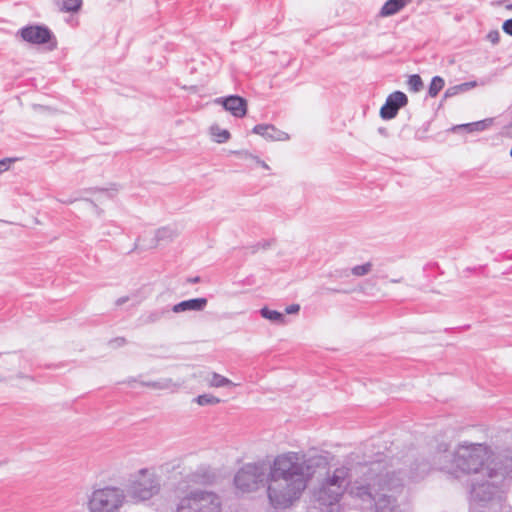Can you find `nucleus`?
I'll list each match as a JSON object with an SVG mask.
<instances>
[{
	"mask_svg": "<svg viewBox=\"0 0 512 512\" xmlns=\"http://www.w3.org/2000/svg\"><path fill=\"white\" fill-rule=\"evenodd\" d=\"M326 458L314 451H286L275 456L267 475V497L276 509L293 505Z\"/></svg>",
	"mask_w": 512,
	"mask_h": 512,
	"instance_id": "obj_1",
	"label": "nucleus"
},
{
	"mask_svg": "<svg viewBox=\"0 0 512 512\" xmlns=\"http://www.w3.org/2000/svg\"><path fill=\"white\" fill-rule=\"evenodd\" d=\"M492 449L480 443L460 444L453 453L445 452L438 457L439 468L455 477L462 474H485V468L497 456Z\"/></svg>",
	"mask_w": 512,
	"mask_h": 512,
	"instance_id": "obj_2",
	"label": "nucleus"
},
{
	"mask_svg": "<svg viewBox=\"0 0 512 512\" xmlns=\"http://www.w3.org/2000/svg\"><path fill=\"white\" fill-rule=\"evenodd\" d=\"M365 479L356 480L350 488V496L362 509L370 512H400L394 499L383 493L386 484L383 476L372 469L367 470Z\"/></svg>",
	"mask_w": 512,
	"mask_h": 512,
	"instance_id": "obj_3",
	"label": "nucleus"
},
{
	"mask_svg": "<svg viewBox=\"0 0 512 512\" xmlns=\"http://www.w3.org/2000/svg\"><path fill=\"white\" fill-rule=\"evenodd\" d=\"M367 471L352 480L350 467L341 465L328 471L312 489L313 500L321 507H330L340 502L346 491L356 480L365 479Z\"/></svg>",
	"mask_w": 512,
	"mask_h": 512,
	"instance_id": "obj_4",
	"label": "nucleus"
},
{
	"mask_svg": "<svg viewBox=\"0 0 512 512\" xmlns=\"http://www.w3.org/2000/svg\"><path fill=\"white\" fill-rule=\"evenodd\" d=\"M504 463L498 455L487 467L485 474L474 478L471 488V499L475 502H488L500 495L501 488L506 480H512L510 475L498 477Z\"/></svg>",
	"mask_w": 512,
	"mask_h": 512,
	"instance_id": "obj_5",
	"label": "nucleus"
},
{
	"mask_svg": "<svg viewBox=\"0 0 512 512\" xmlns=\"http://www.w3.org/2000/svg\"><path fill=\"white\" fill-rule=\"evenodd\" d=\"M174 512H223V502L213 490L189 489L178 496Z\"/></svg>",
	"mask_w": 512,
	"mask_h": 512,
	"instance_id": "obj_6",
	"label": "nucleus"
},
{
	"mask_svg": "<svg viewBox=\"0 0 512 512\" xmlns=\"http://www.w3.org/2000/svg\"><path fill=\"white\" fill-rule=\"evenodd\" d=\"M127 503L126 491L115 485L94 487L87 497L88 512H120Z\"/></svg>",
	"mask_w": 512,
	"mask_h": 512,
	"instance_id": "obj_7",
	"label": "nucleus"
},
{
	"mask_svg": "<svg viewBox=\"0 0 512 512\" xmlns=\"http://www.w3.org/2000/svg\"><path fill=\"white\" fill-rule=\"evenodd\" d=\"M161 490L160 478L153 469L142 468L135 472L127 487V498L133 503H143L157 496Z\"/></svg>",
	"mask_w": 512,
	"mask_h": 512,
	"instance_id": "obj_8",
	"label": "nucleus"
},
{
	"mask_svg": "<svg viewBox=\"0 0 512 512\" xmlns=\"http://www.w3.org/2000/svg\"><path fill=\"white\" fill-rule=\"evenodd\" d=\"M265 465L262 463H248L236 473L234 485L240 493H251L259 489L267 479Z\"/></svg>",
	"mask_w": 512,
	"mask_h": 512,
	"instance_id": "obj_9",
	"label": "nucleus"
},
{
	"mask_svg": "<svg viewBox=\"0 0 512 512\" xmlns=\"http://www.w3.org/2000/svg\"><path fill=\"white\" fill-rule=\"evenodd\" d=\"M408 102L407 96L400 91H395L391 93L387 99L385 104L380 109V115L383 119H392L394 118L399 109L405 106Z\"/></svg>",
	"mask_w": 512,
	"mask_h": 512,
	"instance_id": "obj_10",
	"label": "nucleus"
},
{
	"mask_svg": "<svg viewBox=\"0 0 512 512\" xmlns=\"http://www.w3.org/2000/svg\"><path fill=\"white\" fill-rule=\"evenodd\" d=\"M21 37L32 44H44L50 41L51 32L42 26H28L21 30Z\"/></svg>",
	"mask_w": 512,
	"mask_h": 512,
	"instance_id": "obj_11",
	"label": "nucleus"
},
{
	"mask_svg": "<svg viewBox=\"0 0 512 512\" xmlns=\"http://www.w3.org/2000/svg\"><path fill=\"white\" fill-rule=\"evenodd\" d=\"M253 133L270 141H286L289 135L270 124H259L253 127Z\"/></svg>",
	"mask_w": 512,
	"mask_h": 512,
	"instance_id": "obj_12",
	"label": "nucleus"
},
{
	"mask_svg": "<svg viewBox=\"0 0 512 512\" xmlns=\"http://www.w3.org/2000/svg\"><path fill=\"white\" fill-rule=\"evenodd\" d=\"M222 105L235 117L242 118L247 113V102L240 96H229L222 100Z\"/></svg>",
	"mask_w": 512,
	"mask_h": 512,
	"instance_id": "obj_13",
	"label": "nucleus"
},
{
	"mask_svg": "<svg viewBox=\"0 0 512 512\" xmlns=\"http://www.w3.org/2000/svg\"><path fill=\"white\" fill-rule=\"evenodd\" d=\"M206 384L210 388H223V387H234L236 386L230 379L220 375L216 372H209L204 378Z\"/></svg>",
	"mask_w": 512,
	"mask_h": 512,
	"instance_id": "obj_14",
	"label": "nucleus"
},
{
	"mask_svg": "<svg viewBox=\"0 0 512 512\" xmlns=\"http://www.w3.org/2000/svg\"><path fill=\"white\" fill-rule=\"evenodd\" d=\"M410 2L411 0H387L380 10V15L382 17L392 16L403 9Z\"/></svg>",
	"mask_w": 512,
	"mask_h": 512,
	"instance_id": "obj_15",
	"label": "nucleus"
},
{
	"mask_svg": "<svg viewBox=\"0 0 512 512\" xmlns=\"http://www.w3.org/2000/svg\"><path fill=\"white\" fill-rule=\"evenodd\" d=\"M206 304L207 300L205 298L190 299L175 305L173 310L175 312L186 310H202Z\"/></svg>",
	"mask_w": 512,
	"mask_h": 512,
	"instance_id": "obj_16",
	"label": "nucleus"
},
{
	"mask_svg": "<svg viewBox=\"0 0 512 512\" xmlns=\"http://www.w3.org/2000/svg\"><path fill=\"white\" fill-rule=\"evenodd\" d=\"M499 456L504 466L501 472H499L498 477L501 478L503 475H510L512 479V449L500 451Z\"/></svg>",
	"mask_w": 512,
	"mask_h": 512,
	"instance_id": "obj_17",
	"label": "nucleus"
},
{
	"mask_svg": "<svg viewBox=\"0 0 512 512\" xmlns=\"http://www.w3.org/2000/svg\"><path fill=\"white\" fill-rule=\"evenodd\" d=\"M193 402L196 403L198 406L204 407L215 406L219 404L221 400L211 393H204L195 397L193 399Z\"/></svg>",
	"mask_w": 512,
	"mask_h": 512,
	"instance_id": "obj_18",
	"label": "nucleus"
},
{
	"mask_svg": "<svg viewBox=\"0 0 512 512\" xmlns=\"http://www.w3.org/2000/svg\"><path fill=\"white\" fill-rule=\"evenodd\" d=\"M211 135H212L214 141L217 143H224L230 138L229 131H227L225 129H221L219 127H212Z\"/></svg>",
	"mask_w": 512,
	"mask_h": 512,
	"instance_id": "obj_19",
	"label": "nucleus"
},
{
	"mask_svg": "<svg viewBox=\"0 0 512 512\" xmlns=\"http://www.w3.org/2000/svg\"><path fill=\"white\" fill-rule=\"evenodd\" d=\"M444 80L443 78L439 77V76H435L432 80H431V83H430V86H429V95L431 97H436L438 95V93L443 89L444 87Z\"/></svg>",
	"mask_w": 512,
	"mask_h": 512,
	"instance_id": "obj_20",
	"label": "nucleus"
},
{
	"mask_svg": "<svg viewBox=\"0 0 512 512\" xmlns=\"http://www.w3.org/2000/svg\"><path fill=\"white\" fill-rule=\"evenodd\" d=\"M408 86H409V89L413 92L420 91L423 87V82H422L421 77L417 74L411 75L408 79Z\"/></svg>",
	"mask_w": 512,
	"mask_h": 512,
	"instance_id": "obj_21",
	"label": "nucleus"
},
{
	"mask_svg": "<svg viewBox=\"0 0 512 512\" xmlns=\"http://www.w3.org/2000/svg\"><path fill=\"white\" fill-rule=\"evenodd\" d=\"M82 4V0H62V10L64 11H77Z\"/></svg>",
	"mask_w": 512,
	"mask_h": 512,
	"instance_id": "obj_22",
	"label": "nucleus"
},
{
	"mask_svg": "<svg viewBox=\"0 0 512 512\" xmlns=\"http://www.w3.org/2000/svg\"><path fill=\"white\" fill-rule=\"evenodd\" d=\"M372 269V263L367 262L363 265H358L352 268V274L355 276H363L368 274Z\"/></svg>",
	"mask_w": 512,
	"mask_h": 512,
	"instance_id": "obj_23",
	"label": "nucleus"
},
{
	"mask_svg": "<svg viewBox=\"0 0 512 512\" xmlns=\"http://www.w3.org/2000/svg\"><path fill=\"white\" fill-rule=\"evenodd\" d=\"M261 316L269 320H278L282 316V314L277 311L263 308L261 309Z\"/></svg>",
	"mask_w": 512,
	"mask_h": 512,
	"instance_id": "obj_24",
	"label": "nucleus"
},
{
	"mask_svg": "<svg viewBox=\"0 0 512 512\" xmlns=\"http://www.w3.org/2000/svg\"><path fill=\"white\" fill-rule=\"evenodd\" d=\"M153 387L158 389H169V388H177L178 385L174 383L171 379H167L162 383H154Z\"/></svg>",
	"mask_w": 512,
	"mask_h": 512,
	"instance_id": "obj_25",
	"label": "nucleus"
},
{
	"mask_svg": "<svg viewBox=\"0 0 512 512\" xmlns=\"http://www.w3.org/2000/svg\"><path fill=\"white\" fill-rule=\"evenodd\" d=\"M487 39L488 41H490L492 44H497L500 40V34L497 30H494V31H490L488 34H487Z\"/></svg>",
	"mask_w": 512,
	"mask_h": 512,
	"instance_id": "obj_26",
	"label": "nucleus"
},
{
	"mask_svg": "<svg viewBox=\"0 0 512 512\" xmlns=\"http://www.w3.org/2000/svg\"><path fill=\"white\" fill-rule=\"evenodd\" d=\"M503 30L505 33L509 34L512 36V18L511 19H508L506 20L504 23H503V26H502Z\"/></svg>",
	"mask_w": 512,
	"mask_h": 512,
	"instance_id": "obj_27",
	"label": "nucleus"
},
{
	"mask_svg": "<svg viewBox=\"0 0 512 512\" xmlns=\"http://www.w3.org/2000/svg\"><path fill=\"white\" fill-rule=\"evenodd\" d=\"M299 309H300V306L298 304H292V305H289L288 307H286L285 311L288 314H292V313L298 312Z\"/></svg>",
	"mask_w": 512,
	"mask_h": 512,
	"instance_id": "obj_28",
	"label": "nucleus"
},
{
	"mask_svg": "<svg viewBox=\"0 0 512 512\" xmlns=\"http://www.w3.org/2000/svg\"><path fill=\"white\" fill-rule=\"evenodd\" d=\"M10 162H11L10 159L0 161V173L5 171L8 168V163H10Z\"/></svg>",
	"mask_w": 512,
	"mask_h": 512,
	"instance_id": "obj_29",
	"label": "nucleus"
},
{
	"mask_svg": "<svg viewBox=\"0 0 512 512\" xmlns=\"http://www.w3.org/2000/svg\"><path fill=\"white\" fill-rule=\"evenodd\" d=\"M256 162H257V164H259L262 168H265V169H268V168H269V167H268V165H267L264 161H262V160H260V159H258V158H256Z\"/></svg>",
	"mask_w": 512,
	"mask_h": 512,
	"instance_id": "obj_30",
	"label": "nucleus"
},
{
	"mask_svg": "<svg viewBox=\"0 0 512 512\" xmlns=\"http://www.w3.org/2000/svg\"><path fill=\"white\" fill-rule=\"evenodd\" d=\"M126 300H127V299H119V300L117 301V304H122V303H124Z\"/></svg>",
	"mask_w": 512,
	"mask_h": 512,
	"instance_id": "obj_31",
	"label": "nucleus"
},
{
	"mask_svg": "<svg viewBox=\"0 0 512 512\" xmlns=\"http://www.w3.org/2000/svg\"><path fill=\"white\" fill-rule=\"evenodd\" d=\"M510 155L512 156V147H511Z\"/></svg>",
	"mask_w": 512,
	"mask_h": 512,
	"instance_id": "obj_32",
	"label": "nucleus"
}]
</instances>
